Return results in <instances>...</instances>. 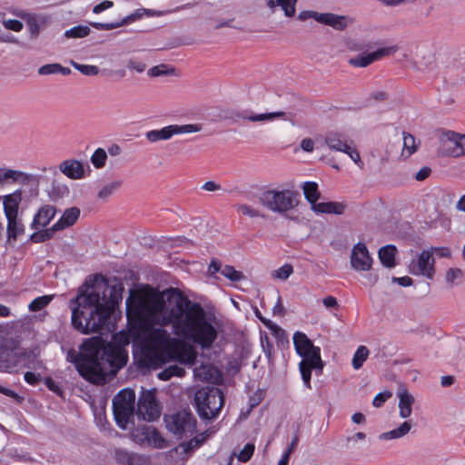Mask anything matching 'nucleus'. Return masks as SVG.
Listing matches in <instances>:
<instances>
[{
	"mask_svg": "<svg viewBox=\"0 0 465 465\" xmlns=\"http://www.w3.org/2000/svg\"><path fill=\"white\" fill-rule=\"evenodd\" d=\"M148 340L151 343L152 362L159 367L173 361L190 367L196 362L195 350L192 347L179 346L178 341L163 328L149 329Z\"/></svg>",
	"mask_w": 465,
	"mask_h": 465,
	"instance_id": "7ed1b4c3",
	"label": "nucleus"
},
{
	"mask_svg": "<svg viewBox=\"0 0 465 465\" xmlns=\"http://www.w3.org/2000/svg\"><path fill=\"white\" fill-rule=\"evenodd\" d=\"M235 209L239 213L245 215V216H249L250 218H259V217L263 218L264 217V215L261 212V210H259L258 208H255L252 205H249V204H245V203L237 204V205H235Z\"/></svg>",
	"mask_w": 465,
	"mask_h": 465,
	"instance_id": "37998d69",
	"label": "nucleus"
},
{
	"mask_svg": "<svg viewBox=\"0 0 465 465\" xmlns=\"http://www.w3.org/2000/svg\"><path fill=\"white\" fill-rule=\"evenodd\" d=\"M52 301V297L48 295H44L34 299L30 304L28 305V309L31 312H39L46 307L49 302Z\"/></svg>",
	"mask_w": 465,
	"mask_h": 465,
	"instance_id": "3c124183",
	"label": "nucleus"
},
{
	"mask_svg": "<svg viewBox=\"0 0 465 465\" xmlns=\"http://www.w3.org/2000/svg\"><path fill=\"white\" fill-rule=\"evenodd\" d=\"M56 232H58V230L55 229L54 224L50 228H39L31 234L30 240L36 243L44 242L52 239Z\"/></svg>",
	"mask_w": 465,
	"mask_h": 465,
	"instance_id": "c9c22d12",
	"label": "nucleus"
},
{
	"mask_svg": "<svg viewBox=\"0 0 465 465\" xmlns=\"http://www.w3.org/2000/svg\"><path fill=\"white\" fill-rule=\"evenodd\" d=\"M322 13L312 11V10H306L302 11L298 15V19L300 21H306L308 19H313L316 22L320 23Z\"/></svg>",
	"mask_w": 465,
	"mask_h": 465,
	"instance_id": "680f3d73",
	"label": "nucleus"
},
{
	"mask_svg": "<svg viewBox=\"0 0 465 465\" xmlns=\"http://www.w3.org/2000/svg\"><path fill=\"white\" fill-rule=\"evenodd\" d=\"M255 447L252 443H246L243 449L239 452L237 458L241 462H247L253 455Z\"/></svg>",
	"mask_w": 465,
	"mask_h": 465,
	"instance_id": "13d9d810",
	"label": "nucleus"
},
{
	"mask_svg": "<svg viewBox=\"0 0 465 465\" xmlns=\"http://www.w3.org/2000/svg\"><path fill=\"white\" fill-rule=\"evenodd\" d=\"M170 292L178 294L167 321L173 324L174 334L198 344L203 350L211 349L218 337V331L205 310L200 303L178 293L176 289L172 288Z\"/></svg>",
	"mask_w": 465,
	"mask_h": 465,
	"instance_id": "f03ea898",
	"label": "nucleus"
},
{
	"mask_svg": "<svg viewBox=\"0 0 465 465\" xmlns=\"http://www.w3.org/2000/svg\"><path fill=\"white\" fill-rule=\"evenodd\" d=\"M292 340L295 351L300 356L305 354L307 351L314 347L312 341L303 332L296 331L293 334Z\"/></svg>",
	"mask_w": 465,
	"mask_h": 465,
	"instance_id": "7c9ffc66",
	"label": "nucleus"
},
{
	"mask_svg": "<svg viewBox=\"0 0 465 465\" xmlns=\"http://www.w3.org/2000/svg\"><path fill=\"white\" fill-rule=\"evenodd\" d=\"M136 414L146 421H154L160 417L161 410L153 391L142 392L138 400Z\"/></svg>",
	"mask_w": 465,
	"mask_h": 465,
	"instance_id": "2eb2a0df",
	"label": "nucleus"
},
{
	"mask_svg": "<svg viewBox=\"0 0 465 465\" xmlns=\"http://www.w3.org/2000/svg\"><path fill=\"white\" fill-rule=\"evenodd\" d=\"M57 209L52 204L42 205L34 215L31 229L37 230L46 227L54 218Z\"/></svg>",
	"mask_w": 465,
	"mask_h": 465,
	"instance_id": "a211bd4d",
	"label": "nucleus"
},
{
	"mask_svg": "<svg viewBox=\"0 0 465 465\" xmlns=\"http://www.w3.org/2000/svg\"><path fill=\"white\" fill-rule=\"evenodd\" d=\"M130 301H131V297H129L126 301V312H127L128 317L133 312L135 317L141 318L143 314V312L145 311V305L141 301H138L135 302V304L134 306V310H133Z\"/></svg>",
	"mask_w": 465,
	"mask_h": 465,
	"instance_id": "6e6d98bb",
	"label": "nucleus"
},
{
	"mask_svg": "<svg viewBox=\"0 0 465 465\" xmlns=\"http://www.w3.org/2000/svg\"><path fill=\"white\" fill-rule=\"evenodd\" d=\"M66 361L73 363L79 374L90 381H94V373L97 372V363L94 360V352L89 347H84V342L80 345V351L74 349L68 350Z\"/></svg>",
	"mask_w": 465,
	"mask_h": 465,
	"instance_id": "1a4fd4ad",
	"label": "nucleus"
},
{
	"mask_svg": "<svg viewBox=\"0 0 465 465\" xmlns=\"http://www.w3.org/2000/svg\"><path fill=\"white\" fill-rule=\"evenodd\" d=\"M166 428L178 439L188 438L196 432L197 420L191 412L179 411L165 417Z\"/></svg>",
	"mask_w": 465,
	"mask_h": 465,
	"instance_id": "9d476101",
	"label": "nucleus"
},
{
	"mask_svg": "<svg viewBox=\"0 0 465 465\" xmlns=\"http://www.w3.org/2000/svg\"><path fill=\"white\" fill-rule=\"evenodd\" d=\"M399 47L397 45L379 48L372 53L367 54L357 55L349 60V64L354 67L364 68L371 64L375 61L381 59L384 56H389L395 54Z\"/></svg>",
	"mask_w": 465,
	"mask_h": 465,
	"instance_id": "dca6fc26",
	"label": "nucleus"
},
{
	"mask_svg": "<svg viewBox=\"0 0 465 465\" xmlns=\"http://www.w3.org/2000/svg\"><path fill=\"white\" fill-rule=\"evenodd\" d=\"M345 153H347L350 158L360 167V168H362L363 166V163L361 162V156H360V153L359 152L352 148L351 145H349V149L347 150V152H344Z\"/></svg>",
	"mask_w": 465,
	"mask_h": 465,
	"instance_id": "69168bd1",
	"label": "nucleus"
},
{
	"mask_svg": "<svg viewBox=\"0 0 465 465\" xmlns=\"http://www.w3.org/2000/svg\"><path fill=\"white\" fill-rule=\"evenodd\" d=\"M45 385L48 388L49 391H53L58 396H63V390L58 382L53 380L51 377H46L44 380Z\"/></svg>",
	"mask_w": 465,
	"mask_h": 465,
	"instance_id": "052dcab7",
	"label": "nucleus"
},
{
	"mask_svg": "<svg viewBox=\"0 0 465 465\" xmlns=\"http://www.w3.org/2000/svg\"><path fill=\"white\" fill-rule=\"evenodd\" d=\"M141 431V435L143 438L141 440H146L148 441H153L155 445L158 447H162L159 442L163 441V439L161 437L160 433L152 426L143 425L140 429H136L135 431H134V436L137 437V433Z\"/></svg>",
	"mask_w": 465,
	"mask_h": 465,
	"instance_id": "473e14b6",
	"label": "nucleus"
},
{
	"mask_svg": "<svg viewBox=\"0 0 465 465\" xmlns=\"http://www.w3.org/2000/svg\"><path fill=\"white\" fill-rule=\"evenodd\" d=\"M369 356V350L367 347L361 345L357 348L356 351L352 357V367L355 370H359L362 367L364 361L367 360Z\"/></svg>",
	"mask_w": 465,
	"mask_h": 465,
	"instance_id": "79ce46f5",
	"label": "nucleus"
},
{
	"mask_svg": "<svg viewBox=\"0 0 465 465\" xmlns=\"http://www.w3.org/2000/svg\"><path fill=\"white\" fill-rule=\"evenodd\" d=\"M391 396V393L389 391L378 393L372 401L373 406L377 408L381 407Z\"/></svg>",
	"mask_w": 465,
	"mask_h": 465,
	"instance_id": "338daca9",
	"label": "nucleus"
},
{
	"mask_svg": "<svg viewBox=\"0 0 465 465\" xmlns=\"http://www.w3.org/2000/svg\"><path fill=\"white\" fill-rule=\"evenodd\" d=\"M292 272H293V268L292 266V263H284L278 270L272 271L271 274H272V277L274 279L285 281L290 277V275Z\"/></svg>",
	"mask_w": 465,
	"mask_h": 465,
	"instance_id": "603ef678",
	"label": "nucleus"
},
{
	"mask_svg": "<svg viewBox=\"0 0 465 465\" xmlns=\"http://www.w3.org/2000/svg\"><path fill=\"white\" fill-rule=\"evenodd\" d=\"M30 354L10 349L5 345L0 346V369L7 372H17L24 368H28Z\"/></svg>",
	"mask_w": 465,
	"mask_h": 465,
	"instance_id": "f8f14e48",
	"label": "nucleus"
},
{
	"mask_svg": "<svg viewBox=\"0 0 465 465\" xmlns=\"http://www.w3.org/2000/svg\"><path fill=\"white\" fill-rule=\"evenodd\" d=\"M127 67L136 71L137 73H143L146 68V64L142 61L130 59L127 63Z\"/></svg>",
	"mask_w": 465,
	"mask_h": 465,
	"instance_id": "774afa93",
	"label": "nucleus"
},
{
	"mask_svg": "<svg viewBox=\"0 0 465 465\" xmlns=\"http://www.w3.org/2000/svg\"><path fill=\"white\" fill-rule=\"evenodd\" d=\"M372 263H351L353 270L362 272V277L366 279V284L373 285L378 281V274L371 272Z\"/></svg>",
	"mask_w": 465,
	"mask_h": 465,
	"instance_id": "72a5a7b5",
	"label": "nucleus"
},
{
	"mask_svg": "<svg viewBox=\"0 0 465 465\" xmlns=\"http://www.w3.org/2000/svg\"><path fill=\"white\" fill-rule=\"evenodd\" d=\"M366 439V434L364 432H356L355 434L351 436L346 437V449L347 450H353L355 449V443L358 440H364Z\"/></svg>",
	"mask_w": 465,
	"mask_h": 465,
	"instance_id": "bf43d9fd",
	"label": "nucleus"
},
{
	"mask_svg": "<svg viewBox=\"0 0 465 465\" xmlns=\"http://www.w3.org/2000/svg\"><path fill=\"white\" fill-rule=\"evenodd\" d=\"M135 393L133 390L124 389L113 399V412L119 428L126 430L134 425Z\"/></svg>",
	"mask_w": 465,
	"mask_h": 465,
	"instance_id": "0eeeda50",
	"label": "nucleus"
},
{
	"mask_svg": "<svg viewBox=\"0 0 465 465\" xmlns=\"http://www.w3.org/2000/svg\"><path fill=\"white\" fill-rule=\"evenodd\" d=\"M174 72L173 68L169 69L164 64L155 65L148 71V74L153 77L172 74Z\"/></svg>",
	"mask_w": 465,
	"mask_h": 465,
	"instance_id": "4d7b16f0",
	"label": "nucleus"
},
{
	"mask_svg": "<svg viewBox=\"0 0 465 465\" xmlns=\"http://www.w3.org/2000/svg\"><path fill=\"white\" fill-rule=\"evenodd\" d=\"M145 15V8L137 9L134 13L125 16L121 21L114 23H91V25L98 30H113L129 25Z\"/></svg>",
	"mask_w": 465,
	"mask_h": 465,
	"instance_id": "4be33fe9",
	"label": "nucleus"
},
{
	"mask_svg": "<svg viewBox=\"0 0 465 465\" xmlns=\"http://www.w3.org/2000/svg\"><path fill=\"white\" fill-rule=\"evenodd\" d=\"M130 342L129 337L124 332L116 333L113 335V341L111 343L121 344L123 348L128 345Z\"/></svg>",
	"mask_w": 465,
	"mask_h": 465,
	"instance_id": "0e129e2a",
	"label": "nucleus"
},
{
	"mask_svg": "<svg viewBox=\"0 0 465 465\" xmlns=\"http://www.w3.org/2000/svg\"><path fill=\"white\" fill-rule=\"evenodd\" d=\"M297 2L298 0H267L266 5L272 13L280 6L287 17H292L295 15Z\"/></svg>",
	"mask_w": 465,
	"mask_h": 465,
	"instance_id": "c85d7f7f",
	"label": "nucleus"
},
{
	"mask_svg": "<svg viewBox=\"0 0 465 465\" xmlns=\"http://www.w3.org/2000/svg\"><path fill=\"white\" fill-rule=\"evenodd\" d=\"M115 457L118 463L124 465H141L143 457L134 452H130L126 450H117L115 451Z\"/></svg>",
	"mask_w": 465,
	"mask_h": 465,
	"instance_id": "2f4dec72",
	"label": "nucleus"
},
{
	"mask_svg": "<svg viewBox=\"0 0 465 465\" xmlns=\"http://www.w3.org/2000/svg\"><path fill=\"white\" fill-rule=\"evenodd\" d=\"M60 172L72 180H79L84 177L83 163L75 159H67L59 164Z\"/></svg>",
	"mask_w": 465,
	"mask_h": 465,
	"instance_id": "412c9836",
	"label": "nucleus"
},
{
	"mask_svg": "<svg viewBox=\"0 0 465 465\" xmlns=\"http://www.w3.org/2000/svg\"><path fill=\"white\" fill-rule=\"evenodd\" d=\"M202 130L201 124H171L162 129H154L145 133V137L150 143H157L159 141H166L175 134L197 133Z\"/></svg>",
	"mask_w": 465,
	"mask_h": 465,
	"instance_id": "4468645a",
	"label": "nucleus"
},
{
	"mask_svg": "<svg viewBox=\"0 0 465 465\" xmlns=\"http://www.w3.org/2000/svg\"><path fill=\"white\" fill-rule=\"evenodd\" d=\"M325 143L331 150L338 152H347L349 143L345 137L339 133H329L325 137Z\"/></svg>",
	"mask_w": 465,
	"mask_h": 465,
	"instance_id": "cd10ccee",
	"label": "nucleus"
},
{
	"mask_svg": "<svg viewBox=\"0 0 465 465\" xmlns=\"http://www.w3.org/2000/svg\"><path fill=\"white\" fill-rule=\"evenodd\" d=\"M353 23V19L347 15L333 13H322L320 24L342 31Z\"/></svg>",
	"mask_w": 465,
	"mask_h": 465,
	"instance_id": "aec40b11",
	"label": "nucleus"
},
{
	"mask_svg": "<svg viewBox=\"0 0 465 465\" xmlns=\"http://www.w3.org/2000/svg\"><path fill=\"white\" fill-rule=\"evenodd\" d=\"M98 279V275L89 276L69 302L72 325L83 334L109 331L110 319L117 305V300L112 298V290L104 284V290L101 291Z\"/></svg>",
	"mask_w": 465,
	"mask_h": 465,
	"instance_id": "f257e3e1",
	"label": "nucleus"
},
{
	"mask_svg": "<svg viewBox=\"0 0 465 465\" xmlns=\"http://www.w3.org/2000/svg\"><path fill=\"white\" fill-rule=\"evenodd\" d=\"M411 262L417 258V262H434L437 259H452L451 252L448 247H431L430 250H424L420 253L410 250Z\"/></svg>",
	"mask_w": 465,
	"mask_h": 465,
	"instance_id": "f3484780",
	"label": "nucleus"
},
{
	"mask_svg": "<svg viewBox=\"0 0 465 465\" xmlns=\"http://www.w3.org/2000/svg\"><path fill=\"white\" fill-rule=\"evenodd\" d=\"M301 357L302 360L299 364V370L302 379L304 386L307 389H311L312 371L315 370L321 373L324 366L321 358V349L314 346L312 349L307 351L305 354L301 355Z\"/></svg>",
	"mask_w": 465,
	"mask_h": 465,
	"instance_id": "ddd939ff",
	"label": "nucleus"
},
{
	"mask_svg": "<svg viewBox=\"0 0 465 465\" xmlns=\"http://www.w3.org/2000/svg\"><path fill=\"white\" fill-rule=\"evenodd\" d=\"M107 153L103 148H97L91 156V163L96 169H101L105 165Z\"/></svg>",
	"mask_w": 465,
	"mask_h": 465,
	"instance_id": "a18cd8bd",
	"label": "nucleus"
},
{
	"mask_svg": "<svg viewBox=\"0 0 465 465\" xmlns=\"http://www.w3.org/2000/svg\"><path fill=\"white\" fill-rule=\"evenodd\" d=\"M286 114L284 112H273L267 114H244L242 115V118L250 120L252 122H264V121H273L278 118H284Z\"/></svg>",
	"mask_w": 465,
	"mask_h": 465,
	"instance_id": "e433bc0d",
	"label": "nucleus"
},
{
	"mask_svg": "<svg viewBox=\"0 0 465 465\" xmlns=\"http://www.w3.org/2000/svg\"><path fill=\"white\" fill-rule=\"evenodd\" d=\"M143 244L148 245L155 251L156 261L160 260H172L173 262H186L184 259L173 257L182 251L192 250L195 242L193 239L184 236H178L176 238L163 237L160 240L154 241L151 237H143Z\"/></svg>",
	"mask_w": 465,
	"mask_h": 465,
	"instance_id": "39448f33",
	"label": "nucleus"
},
{
	"mask_svg": "<svg viewBox=\"0 0 465 465\" xmlns=\"http://www.w3.org/2000/svg\"><path fill=\"white\" fill-rule=\"evenodd\" d=\"M80 213L78 207L65 209L59 220L54 223L55 229L59 232L73 226L78 221Z\"/></svg>",
	"mask_w": 465,
	"mask_h": 465,
	"instance_id": "b1692460",
	"label": "nucleus"
},
{
	"mask_svg": "<svg viewBox=\"0 0 465 465\" xmlns=\"http://www.w3.org/2000/svg\"><path fill=\"white\" fill-rule=\"evenodd\" d=\"M6 220L7 242H15L20 235L24 234L25 225L19 216L8 217Z\"/></svg>",
	"mask_w": 465,
	"mask_h": 465,
	"instance_id": "a878e982",
	"label": "nucleus"
},
{
	"mask_svg": "<svg viewBox=\"0 0 465 465\" xmlns=\"http://www.w3.org/2000/svg\"><path fill=\"white\" fill-rule=\"evenodd\" d=\"M208 434L206 431L198 434L195 437L190 439L189 440L180 443L176 450H181V452L184 454L192 453L206 440Z\"/></svg>",
	"mask_w": 465,
	"mask_h": 465,
	"instance_id": "c756f323",
	"label": "nucleus"
},
{
	"mask_svg": "<svg viewBox=\"0 0 465 465\" xmlns=\"http://www.w3.org/2000/svg\"><path fill=\"white\" fill-rule=\"evenodd\" d=\"M84 347H89L94 352V360L97 363V372L94 373V381L104 380L111 369L115 372L124 367L128 360V354L121 344L104 343L103 340L93 337L84 341Z\"/></svg>",
	"mask_w": 465,
	"mask_h": 465,
	"instance_id": "20e7f679",
	"label": "nucleus"
},
{
	"mask_svg": "<svg viewBox=\"0 0 465 465\" xmlns=\"http://www.w3.org/2000/svg\"><path fill=\"white\" fill-rule=\"evenodd\" d=\"M296 195L291 190H268L260 195V202L270 211L282 213L293 209L297 205Z\"/></svg>",
	"mask_w": 465,
	"mask_h": 465,
	"instance_id": "6e6552de",
	"label": "nucleus"
},
{
	"mask_svg": "<svg viewBox=\"0 0 465 465\" xmlns=\"http://www.w3.org/2000/svg\"><path fill=\"white\" fill-rule=\"evenodd\" d=\"M70 64L74 69L81 72L84 75H97L99 74V68L96 65L92 64H82L74 61H71Z\"/></svg>",
	"mask_w": 465,
	"mask_h": 465,
	"instance_id": "5fc2aeb1",
	"label": "nucleus"
},
{
	"mask_svg": "<svg viewBox=\"0 0 465 465\" xmlns=\"http://www.w3.org/2000/svg\"><path fill=\"white\" fill-rule=\"evenodd\" d=\"M303 194L306 200L312 204V209L320 213L341 214L344 211V205L340 203H317L320 193L318 184L314 182H306L302 186Z\"/></svg>",
	"mask_w": 465,
	"mask_h": 465,
	"instance_id": "9b49d317",
	"label": "nucleus"
},
{
	"mask_svg": "<svg viewBox=\"0 0 465 465\" xmlns=\"http://www.w3.org/2000/svg\"><path fill=\"white\" fill-rule=\"evenodd\" d=\"M185 374V371L183 368L174 364L170 365L167 368L161 371L157 377L161 381H169L173 377H183Z\"/></svg>",
	"mask_w": 465,
	"mask_h": 465,
	"instance_id": "58836bf2",
	"label": "nucleus"
},
{
	"mask_svg": "<svg viewBox=\"0 0 465 465\" xmlns=\"http://www.w3.org/2000/svg\"><path fill=\"white\" fill-rule=\"evenodd\" d=\"M417 150V146L415 143V138L413 135L410 134H403V150L402 155L409 157L412 153H414Z\"/></svg>",
	"mask_w": 465,
	"mask_h": 465,
	"instance_id": "49530a36",
	"label": "nucleus"
},
{
	"mask_svg": "<svg viewBox=\"0 0 465 465\" xmlns=\"http://www.w3.org/2000/svg\"><path fill=\"white\" fill-rule=\"evenodd\" d=\"M91 30L86 25H77L65 31L64 36L67 38H82L90 34Z\"/></svg>",
	"mask_w": 465,
	"mask_h": 465,
	"instance_id": "09e8293b",
	"label": "nucleus"
},
{
	"mask_svg": "<svg viewBox=\"0 0 465 465\" xmlns=\"http://www.w3.org/2000/svg\"><path fill=\"white\" fill-rule=\"evenodd\" d=\"M351 262H372L364 243H357L351 252Z\"/></svg>",
	"mask_w": 465,
	"mask_h": 465,
	"instance_id": "4c0bfd02",
	"label": "nucleus"
},
{
	"mask_svg": "<svg viewBox=\"0 0 465 465\" xmlns=\"http://www.w3.org/2000/svg\"><path fill=\"white\" fill-rule=\"evenodd\" d=\"M60 64H48L41 66L38 69V74L41 75L58 74Z\"/></svg>",
	"mask_w": 465,
	"mask_h": 465,
	"instance_id": "e2e57ef3",
	"label": "nucleus"
},
{
	"mask_svg": "<svg viewBox=\"0 0 465 465\" xmlns=\"http://www.w3.org/2000/svg\"><path fill=\"white\" fill-rule=\"evenodd\" d=\"M409 271L413 275H423L430 279L435 272L434 263H409Z\"/></svg>",
	"mask_w": 465,
	"mask_h": 465,
	"instance_id": "f704fd0d",
	"label": "nucleus"
},
{
	"mask_svg": "<svg viewBox=\"0 0 465 465\" xmlns=\"http://www.w3.org/2000/svg\"><path fill=\"white\" fill-rule=\"evenodd\" d=\"M0 23H2L5 29L14 32H20L24 28V24L21 20L9 17L5 12H0Z\"/></svg>",
	"mask_w": 465,
	"mask_h": 465,
	"instance_id": "ea45409f",
	"label": "nucleus"
},
{
	"mask_svg": "<svg viewBox=\"0 0 465 465\" xmlns=\"http://www.w3.org/2000/svg\"><path fill=\"white\" fill-rule=\"evenodd\" d=\"M35 180V176L21 171L0 168V185L5 182L28 183Z\"/></svg>",
	"mask_w": 465,
	"mask_h": 465,
	"instance_id": "5701e85b",
	"label": "nucleus"
},
{
	"mask_svg": "<svg viewBox=\"0 0 465 465\" xmlns=\"http://www.w3.org/2000/svg\"><path fill=\"white\" fill-rule=\"evenodd\" d=\"M222 274L232 282H239L244 279L241 271H237L233 266L225 264L222 270Z\"/></svg>",
	"mask_w": 465,
	"mask_h": 465,
	"instance_id": "de8ad7c7",
	"label": "nucleus"
},
{
	"mask_svg": "<svg viewBox=\"0 0 465 465\" xmlns=\"http://www.w3.org/2000/svg\"><path fill=\"white\" fill-rule=\"evenodd\" d=\"M445 143H448V153L454 157H460L465 154V134L448 131L443 134Z\"/></svg>",
	"mask_w": 465,
	"mask_h": 465,
	"instance_id": "6ab92c4d",
	"label": "nucleus"
},
{
	"mask_svg": "<svg viewBox=\"0 0 465 465\" xmlns=\"http://www.w3.org/2000/svg\"><path fill=\"white\" fill-rule=\"evenodd\" d=\"M21 193H14L4 197V213L6 218L18 216Z\"/></svg>",
	"mask_w": 465,
	"mask_h": 465,
	"instance_id": "bb28decb",
	"label": "nucleus"
},
{
	"mask_svg": "<svg viewBox=\"0 0 465 465\" xmlns=\"http://www.w3.org/2000/svg\"><path fill=\"white\" fill-rule=\"evenodd\" d=\"M463 278V272L458 268H450L446 272V282L450 285H456L461 282Z\"/></svg>",
	"mask_w": 465,
	"mask_h": 465,
	"instance_id": "8fccbe9b",
	"label": "nucleus"
},
{
	"mask_svg": "<svg viewBox=\"0 0 465 465\" xmlns=\"http://www.w3.org/2000/svg\"><path fill=\"white\" fill-rule=\"evenodd\" d=\"M398 252L396 246L392 244H388L381 247L379 250V259L380 262H395V256Z\"/></svg>",
	"mask_w": 465,
	"mask_h": 465,
	"instance_id": "c03bdc74",
	"label": "nucleus"
},
{
	"mask_svg": "<svg viewBox=\"0 0 465 465\" xmlns=\"http://www.w3.org/2000/svg\"><path fill=\"white\" fill-rule=\"evenodd\" d=\"M397 397L399 399V415L402 419H407L411 416L412 411V404L414 397L409 393L406 389H401L398 391Z\"/></svg>",
	"mask_w": 465,
	"mask_h": 465,
	"instance_id": "393cba45",
	"label": "nucleus"
},
{
	"mask_svg": "<svg viewBox=\"0 0 465 465\" xmlns=\"http://www.w3.org/2000/svg\"><path fill=\"white\" fill-rule=\"evenodd\" d=\"M122 185V181H114L110 183L105 184L98 193L100 199H106L117 191Z\"/></svg>",
	"mask_w": 465,
	"mask_h": 465,
	"instance_id": "864d4df0",
	"label": "nucleus"
},
{
	"mask_svg": "<svg viewBox=\"0 0 465 465\" xmlns=\"http://www.w3.org/2000/svg\"><path fill=\"white\" fill-rule=\"evenodd\" d=\"M224 403L223 391L216 387H203L194 394V406L202 420L214 419Z\"/></svg>",
	"mask_w": 465,
	"mask_h": 465,
	"instance_id": "423d86ee",
	"label": "nucleus"
},
{
	"mask_svg": "<svg viewBox=\"0 0 465 465\" xmlns=\"http://www.w3.org/2000/svg\"><path fill=\"white\" fill-rule=\"evenodd\" d=\"M376 43L363 39H354L347 43L349 50L353 52H364L373 48Z\"/></svg>",
	"mask_w": 465,
	"mask_h": 465,
	"instance_id": "a19ab883",
	"label": "nucleus"
}]
</instances>
